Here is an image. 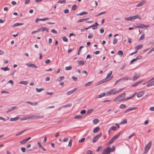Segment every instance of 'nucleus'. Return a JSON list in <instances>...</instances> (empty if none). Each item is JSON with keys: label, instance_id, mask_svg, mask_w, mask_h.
Listing matches in <instances>:
<instances>
[{"label": "nucleus", "instance_id": "2f4dec72", "mask_svg": "<svg viewBox=\"0 0 154 154\" xmlns=\"http://www.w3.org/2000/svg\"><path fill=\"white\" fill-rule=\"evenodd\" d=\"M88 14V13L86 12L82 11V12H81V13L77 14V15H79V16H82V15H83L85 14Z\"/></svg>", "mask_w": 154, "mask_h": 154}, {"label": "nucleus", "instance_id": "20e7f679", "mask_svg": "<svg viewBox=\"0 0 154 154\" xmlns=\"http://www.w3.org/2000/svg\"><path fill=\"white\" fill-rule=\"evenodd\" d=\"M116 94H117V91L116 90V89L114 88L107 91L106 93V96L110 95L112 94L115 95Z\"/></svg>", "mask_w": 154, "mask_h": 154}, {"label": "nucleus", "instance_id": "6e6d98bb", "mask_svg": "<svg viewBox=\"0 0 154 154\" xmlns=\"http://www.w3.org/2000/svg\"><path fill=\"white\" fill-rule=\"evenodd\" d=\"M93 151L91 150H88L86 152V154H93Z\"/></svg>", "mask_w": 154, "mask_h": 154}, {"label": "nucleus", "instance_id": "0e129e2a", "mask_svg": "<svg viewBox=\"0 0 154 154\" xmlns=\"http://www.w3.org/2000/svg\"><path fill=\"white\" fill-rule=\"evenodd\" d=\"M126 64H125V63L121 67V69L123 70V69H124L125 67V66H126Z\"/></svg>", "mask_w": 154, "mask_h": 154}, {"label": "nucleus", "instance_id": "aec40b11", "mask_svg": "<svg viewBox=\"0 0 154 154\" xmlns=\"http://www.w3.org/2000/svg\"><path fill=\"white\" fill-rule=\"evenodd\" d=\"M117 129V128L115 126H112L109 128L108 132H109V131H111L112 130L113 131H116Z\"/></svg>", "mask_w": 154, "mask_h": 154}, {"label": "nucleus", "instance_id": "7ed1b4c3", "mask_svg": "<svg viewBox=\"0 0 154 154\" xmlns=\"http://www.w3.org/2000/svg\"><path fill=\"white\" fill-rule=\"evenodd\" d=\"M102 133L100 132L98 134L94 136L93 138L92 142L93 143L96 142L99 139L101 136Z\"/></svg>", "mask_w": 154, "mask_h": 154}, {"label": "nucleus", "instance_id": "5fc2aeb1", "mask_svg": "<svg viewBox=\"0 0 154 154\" xmlns=\"http://www.w3.org/2000/svg\"><path fill=\"white\" fill-rule=\"evenodd\" d=\"M85 138H83L82 139H81V140H79V143L83 142L85 141Z\"/></svg>", "mask_w": 154, "mask_h": 154}, {"label": "nucleus", "instance_id": "f8f14e48", "mask_svg": "<svg viewBox=\"0 0 154 154\" xmlns=\"http://www.w3.org/2000/svg\"><path fill=\"white\" fill-rule=\"evenodd\" d=\"M27 119L31 120L32 119V116H26L22 118H21L20 120L21 121L25 120Z\"/></svg>", "mask_w": 154, "mask_h": 154}, {"label": "nucleus", "instance_id": "2eb2a0df", "mask_svg": "<svg viewBox=\"0 0 154 154\" xmlns=\"http://www.w3.org/2000/svg\"><path fill=\"white\" fill-rule=\"evenodd\" d=\"M152 145V142L151 141L149 142L145 146V148L148 150L150 149Z\"/></svg>", "mask_w": 154, "mask_h": 154}, {"label": "nucleus", "instance_id": "cd10ccee", "mask_svg": "<svg viewBox=\"0 0 154 154\" xmlns=\"http://www.w3.org/2000/svg\"><path fill=\"white\" fill-rule=\"evenodd\" d=\"M135 74L136 75L133 76V80L134 81H135L140 76V75L139 74L137 75V74L136 73H135Z\"/></svg>", "mask_w": 154, "mask_h": 154}, {"label": "nucleus", "instance_id": "72a5a7b5", "mask_svg": "<svg viewBox=\"0 0 154 154\" xmlns=\"http://www.w3.org/2000/svg\"><path fill=\"white\" fill-rule=\"evenodd\" d=\"M99 120L98 119H95L93 120V123L94 124H96L99 123Z\"/></svg>", "mask_w": 154, "mask_h": 154}, {"label": "nucleus", "instance_id": "37998d69", "mask_svg": "<svg viewBox=\"0 0 154 154\" xmlns=\"http://www.w3.org/2000/svg\"><path fill=\"white\" fill-rule=\"evenodd\" d=\"M118 54L120 56V57H122L123 55V52L122 51L120 50L118 52Z\"/></svg>", "mask_w": 154, "mask_h": 154}, {"label": "nucleus", "instance_id": "e433bc0d", "mask_svg": "<svg viewBox=\"0 0 154 154\" xmlns=\"http://www.w3.org/2000/svg\"><path fill=\"white\" fill-rule=\"evenodd\" d=\"M91 27H92V29H97V26H96L95 24L89 27L88 28L89 29Z\"/></svg>", "mask_w": 154, "mask_h": 154}, {"label": "nucleus", "instance_id": "473e14b6", "mask_svg": "<svg viewBox=\"0 0 154 154\" xmlns=\"http://www.w3.org/2000/svg\"><path fill=\"white\" fill-rule=\"evenodd\" d=\"M127 122V120L126 119H124L122 120L120 123V125L126 124Z\"/></svg>", "mask_w": 154, "mask_h": 154}, {"label": "nucleus", "instance_id": "9b49d317", "mask_svg": "<svg viewBox=\"0 0 154 154\" xmlns=\"http://www.w3.org/2000/svg\"><path fill=\"white\" fill-rule=\"evenodd\" d=\"M146 1L145 0L141 1L140 3L137 5L136 7H140L142 6L146 3Z\"/></svg>", "mask_w": 154, "mask_h": 154}, {"label": "nucleus", "instance_id": "1a4fd4ad", "mask_svg": "<svg viewBox=\"0 0 154 154\" xmlns=\"http://www.w3.org/2000/svg\"><path fill=\"white\" fill-rule=\"evenodd\" d=\"M32 119H42L44 117V116L42 115H38L35 116H32Z\"/></svg>", "mask_w": 154, "mask_h": 154}, {"label": "nucleus", "instance_id": "4468645a", "mask_svg": "<svg viewBox=\"0 0 154 154\" xmlns=\"http://www.w3.org/2000/svg\"><path fill=\"white\" fill-rule=\"evenodd\" d=\"M146 82L147 83L146 86L148 87L152 86L154 85V82L153 81L148 82V81Z\"/></svg>", "mask_w": 154, "mask_h": 154}, {"label": "nucleus", "instance_id": "49530a36", "mask_svg": "<svg viewBox=\"0 0 154 154\" xmlns=\"http://www.w3.org/2000/svg\"><path fill=\"white\" fill-rule=\"evenodd\" d=\"M126 107V106L124 104H122L120 106V108L122 109H123Z\"/></svg>", "mask_w": 154, "mask_h": 154}, {"label": "nucleus", "instance_id": "4c0bfd02", "mask_svg": "<svg viewBox=\"0 0 154 154\" xmlns=\"http://www.w3.org/2000/svg\"><path fill=\"white\" fill-rule=\"evenodd\" d=\"M44 90V88H36V91L38 92H40Z\"/></svg>", "mask_w": 154, "mask_h": 154}, {"label": "nucleus", "instance_id": "c85d7f7f", "mask_svg": "<svg viewBox=\"0 0 154 154\" xmlns=\"http://www.w3.org/2000/svg\"><path fill=\"white\" fill-rule=\"evenodd\" d=\"M106 95V93L105 92H103V93H101L100 95H98L97 96V98H100V97H103L104 96Z\"/></svg>", "mask_w": 154, "mask_h": 154}, {"label": "nucleus", "instance_id": "4d7b16f0", "mask_svg": "<svg viewBox=\"0 0 154 154\" xmlns=\"http://www.w3.org/2000/svg\"><path fill=\"white\" fill-rule=\"evenodd\" d=\"M51 32L55 34H57V31H56V30H55L54 29H51Z\"/></svg>", "mask_w": 154, "mask_h": 154}, {"label": "nucleus", "instance_id": "bf43d9fd", "mask_svg": "<svg viewBox=\"0 0 154 154\" xmlns=\"http://www.w3.org/2000/svg\"><path fill=\"white\" fill-rule=\"evenodd\" d=\"M77 7V5H74L72 7V9L73 10H75Z\"/></svg>", "mask_w": 154, "mask_h": 154}, {"label": "nucleus", "instance_id": "f3484780", "mask_svg": "<svg viewBox=\"0 0 154 154\" xmlns=\"http://www.w3.org/2000/svg\"><path fill=\"white\" fill-rule=\"evenodd\" d=\"M111 75L109 73L107 74L106 77L105 78V79H106V80L107 81H108L110 80L112 78L113 76H111Z\"/></svg>", "mask_w": 154, "mask_h": 154}, {"label": "nucleus", "instance_id": "864d4df0", "mask_svg": "<svg viewBox=\"0 0 154 154\" xmlns=\"http://www.w3.org/2000/svg\"><path fill=\"white\" fill-rule=\"evenodd\" d=\"M25 140H26L25 139H24L23 140L20 141V143L22 144H24L26 142Z\"/></svg>", "mask_w": 154, "mask_h": 154}, {"label": "nucleus", "instance_id": "4be33fe9", "mask_svg": "<svg viewBox=\"0 0 154 154\" xmlns=\"http://www.w3.org/2000/svg\"><path fill=\"white\" fill-rule=\"evenodd\" d=\"M48 20H49V18H46L43 19L37 18L35 20V22H37L39 21H45Z\"/></svg>", "mask_w": 154, "mask_h": 154}, {"label": "nucleus", "instance_id": "b1692460", "mask_svg": "<svg viewBox=\"0 0 154 154\" xmlns=\"http://www.w3.org/2000/svg\"><path fill=\"white\" fill-rule=\"evenodd\" d=\"M136 94V93H135L134 94L132 95L131 96L129 97H127L125 98L123 100H124L125 101V100H128L130 99H131L132 98L134 97V95H135V94Z\"/></svg>", "mask_w": 154, "mask_h": 154}, {"label": "nucleus", "instance_id": "c03bdc74", "mask_svg": "<svg viewBox=\"0 0 154 154\" xmlns=\"http://www.w3.org/2000/svg\"><path fill=\"white\" fill-rule=\"evenodd\" d=\"M93 110L94 109H88V110L87 111V115H88V114L91 113L92 112H93Z\"/></svg>", "mask_w": 154, "mask_h": 154}, {"label": "nucleus", "instance_id": "f257e3e1", "mask_svg": "<svg viewBox=\"0 0 154 154\" xmlns=\"http://www.w3.org/2000/svg\"><path fill=\"white\" fill-rule=\"evenodd\" d=\"M126 93H123L122 94L119 95L118 96L116 97L114 100V101H124V98L125 97Z\"/></svg>", "mask_w": 154, "mask_h": 154}, {"label": "nucleus", "instance_id": "6e6552de", "mask_svg": "<svg viewBox=\"0 0 154 154\" xmlns=\"http://www.w3.org/2000/svg\"><path fill=\"white\" fill-rule=\"evenodd\" d=\"M137 28H140L142 29L143 28H147L148 27H149V25H145L143 23L139 24V26H136Z\"/></svg>", "mask_w": 154, "mask_h": 154}, {"label": "nucleus", "instance_id": "9d476101", "mask_svg": "<svg viewBox=\"0 0 154 154\" xmlns=\"http://www.w3.org/2000/svg\"><path fill=\"white\" fill-rule=\"evenodd\" d=\"M77 89V88H75L74 89L71 90L70 91L66 93V95H69L73 93L75 91H76Z\"/></svg>", "mask_w": 154, "mask_h": 154}, {"label": "nucleus", "instance_id": "680f3d73", "mask_svg": "<svg viewBox=\"0 0 154 154\" xmlns=\"http://www.w3.org/2000/svg\"><path fill=\"white\" fill-rule=\"evenodd\" d=\"M86 112V111L85 109H83L80 112V113L81 114H85Z\"/></svg>", "mask_w": 154, "mask_h": 154}, {"label": "nucleus", "instance_id": "f03ea898", "mask_svg": "<svg viewBox=\"0 0 154 154\" xmlns=\"http://www.w3.org/2000/svg\"><path fill=\"white\" fill-rule=\"evenodd\" d=\"M137 18H138L139 19H141V18L140 16L138 15H136L134 16H133L131 17H125V19L127 21H133L134 20L136 19Z\"/></svg>", "mask_w": 154, "mask_h": 154}, {"label": "nucleus", "instance_id": "a211bd4d", "mask_svg": "<svg viewBox=\"0 0 154 154\" xmlns=\"http://www.w3.org/2000/svg\"><path fill=\"white\" fill-rule=\"evenodd\" d=\"M28 66L31 67L33 68H35L37 67V66L32 63H27L26 64Z\"/></svg>", "mask_w": 154, "mask_h": 154}, {"label": "nucleus", "instance_id": "7c9ffc66", "mask_svg": "<svg viewBox=\"0 0 154 154\" xmlns=\"http://www.w3.org/2000/svg\"><path fill=\"white\" fill-rule=\"evenodd\" d=\"M99 129H100V127H99L98 126V127H96V128H94V129L93 130V132L94 133H96L98 131H99Z\"/></svg>", "mask_w": 154, "mask_h": 154}, {"label": "nucleus", "instance_id": "de8ad7c7", "mask_svg": "<svg viewBox=\"0 0 154 154\" xmlns=\"http://www.w3.org/2000/svg\"><path fill=\"white\" fill-rule=\"evenodd\" d=\"M66 2V0H59L57 2V3H60L61 4H63L65 3Z\"/></svg>", "mask_w": 154, "mask_h": 154}, {"label": "nucleus", "instance_id": "e2e57ef3", "mask_svg": "<svg viewBox=\"0 0 154 154\" xmlns=\"http://www.w3.org/2000/svg\"><path fill=\"white\" fill-rule=\"evenodd\" d=\"M21 151L23 152H25L26 151V148L24 147H22L21 148Z\"/></svg>", "mask_w": 154, "mask_h": 154}, {"label": "nucleus", "instance_id": "ddd939ff", "mask_svg": "<svg viewBox=\"0 0 154 154\" xmlns=\"http://www.w3.org/2000/svg\"><path fill=\"white\" fill-rule=\"evenodd\" d=\"M137 109H138V108H137V107H134L131 108H130L128 109H127L125 111L124 113H126L127 112H129V111H131V110H133Z\"/></svg>", "mask_w": 154, "mask_h": 154}, {"label": "nucleus", "instance_id": "603ef678", "mask_svg": "<svg viewBox=\"0 0 154 154\" xmlns=\"http://www.w3.org/2000/svg\"><path fill=\"white\" fill-rule=\"evenodd\" d=\"M117 39L116 38H114L113 41V44L114 45L115 44L117 43Z\"/></svg>", "mask_w": 154, "mask_h": 154}, {"label": "nucleus", "instance_id": "13d9d810", "mask_svg": "<svg viewBox=\"0 0 154 154\" xmlns=\"http://www.w3.org/2000/svg\"><path fill=\"white\" fill-rule=\"evenodd\" d=\"M84 47L83 46H81V47H80V48L79 49V52H78V54H79L80 52H81L82 48Z\"/></svg>", "mask_w": 154, "mask_h": 154}, {"label": "nucleus", "instance_id": "39448f33", "mask_svg": "<svg viewBox=\"0 0 154 154\" xmlns=\"http://www.w3.org/2000/svg\"><path fill=\"white\" fill-rule=\"evenodd\" d=\"M143 47V45L142 44L139 45H137L135 47V49L136 50V51L131 54H130V55H132L134 54H135L137 52V50L139 49H141Z\"/></svg>", "mask_w": 154, "mask_h": 154}, {"label": "nucleus", "instance_id": "5701e85b", "mask_svg": "<svg viewBox=\"0 0 154 154\" xmlns=\"http://www.w3.org/2000/svg\"><path fill=\"white\" fill-rule=\"evenodd\" d=\"M16 106H12V107H11V108H9L8 109V110L7 111V113L9 112H11V111L14 110L15 109H16Z\"/></svg>", "mask_w": 154, "mask_h": 154}, {"label": "nucleus", "instance_id": "c756f323", "mask_svg": "<svg viewBox=\"0 0 154 154\" xmlns=\"http://www.w3.org/2000/svg\"><path fill=\"white\" fill-rule=\"evenodd\" d=\"M65 78L64 77V76H61L59 78H58L57 81L58 82H60L62 80H63Z\"/></svg>", "mask_w": 154, "mask_h": 154}, {"label": "nucleus", "instance_id": "052dcab7", "mask_svg": "<svg viewBox=\"0 0 154 154\" xmlns=\"http://www.w3.org/2000/svg\"><path fill=\"white\" fill-rule=\"evenodd\" d=\"M84 21L85 20L84 18L82 19H80L79 20L77 21V23H79L80 22H82Z\"/></svg>", "mask_w": 154, "mask_h": 154}, {"label": "nucleus", "instance_id": "58836bf2", "mask_svg": "<svg viewBox=\"0 0 154 154\" xmlns=\"http://www.w3.org/2000/svg\"><path fill=\"white\" fill-rule=\"evenodd\" d=\"M1 70H4L5 71H6L7 70H10V69L8 68V67H2L1 68Z\"/></svg>", "mask_w": 154, "mask_h": 154}, {"label": "nucleus", "instance_id": "a19ab883", "mask_svg": "<svg viewBox=\"0 0 154 154\" xmlns=\"http://www.w3.org/2000/svg\"><path fill=\"white\" fill-rule=\"evenodd\" d=\"M18 116H17L14 118H11L10 121H15L18 119Z\"/></svg>", "mask_w": 154, "mask_h": 154}, {"label": "nucleus", "instance_id": "412c9836", "mask_svg": "<svg viewBox=\"0 0 154 154\" xmlns=\"http://www.w3.org/2000/svg\"><path fill=\"white\" fill-rule=\"evenodd\" d=\"M121 134V132H119L116 134L112 138L114 140H115Z\"/></svg>", "mask_w": 154, "mask_h": 154}, {"label": "nucleus", "instance_id": "774afa93", "mask_svg": "<svg viewBox=\"0 0 154 154\" xmlns=\"http://www.w3.org/2000/svg\"><path fill=\"white\" fill-rule=\"evenodd\" d=\"M114 140L112 138L109 141V144H111L112 143Z\"/></svg>", "mask_w": 154, "mask_h": 154}, {"label": "nucleus", "instance_id": "393cba45", "mask_svg": "<svg viewBox=\"0 0 154 154\" xmlns=\"http://www.w3.org/2000/svg\"><path fill=\"white\" fill-rule=\"evenodd\" d=\"M144 92L143 91H141L138 93L137 94V97H140L144 94Z\"/></svg>", "mask_w": 154, "mask_h": 154}, {"label": "nucleus", "instance_id": "6ab92c4d", "mask_svg": "<svg viewBox=\"0 0 154 154\" xmlns=\"http://www.w3.org/2000/svg\"><path fill=\"white\" fill-rule=\"evenodd\" d=\"M142 82V80L138 82H137L133 84H132L131 85L132 87H135L137 86L138 85L141 83V82Z\"/></svg>", "mask_w": 154, "mask_h": 154}, {"label": "nucleus", "instance_id": "dca6fc26", "mask_svg": "<svg viewBox=\"0 0 154 154\" xmlns=\"http://www.w3.org/2000/svg\"><path fill=\"white\" fill-rule=\"evenodd\" d=\"M38 32H39L40 31H41L42 32H43L44 31H46L47 32H48V30L47 29V28L46 27H42L41 28H39L38 29Z\"/></svg>", "mask_w": 154, "mask_h": 154}, {"label": "nucleus", "instance_id": "8fccbe9b", "mask_svg": "<svg viewBox=\"0 0 154 154\" xmlns=\"http://www.w3.org/2000/svg\"><path fill=\"white\" fill-rule=\"evenodd\" d=\"M72 139H71L69 142V143L68 144V146L69 147H71L72 146Z\"/></svg>", "mask_w": 154, "mask_h": 154}, {"label": "nucleus", "instance_id": "0eeeda50", "mask_svg": "<svg viewBox=\"0 0 154 154\" xmlns=\"http://www.w3.org/2000/svg\"><path fill=\"white\" fill-rule=\"evenodd\" d=\"M111 149L110 147H107L103 150L102 154H109L111 152Z\"/></svg>", "mask_w": 154, "mask_h": 154}, {"label": "nucleus", "instance_id": "423d86ee", "mask_svg": "<svg viewBox=\"0 0 154 154\" xmlns=\"http://www.w3.org/2000/svg\"><path fill=\"white\" fill-rule=\"evenodd\" d=\"M131 78H130L128 77H124L121 78V79H119L118 81H116V83L115 84V85L117 83V82H122L125 80H131Z\"/></svg>", "mask_w": 154, "mask_h": 154}, {"label": "nucleus", "instance_id": "69168bd1", "mask_svg": "<svg viewBox=\"0 0 154 154\" xmlns=\"http://www.w3.org/2000/svg\"><path fill=\"white\" fill-rule=\"evenodd\" d=\"M37 145L40 148H43V146L40 143L38 142L37 143Z\"/></svg>", "mask_w": 154, "mask_h": 154}, {"label": "nucleus", "instance_id": "bb28decb", "mask_svg": "<svg viewBox=\"0 0 154 154\" xmlns=\"http://www.w3.org/2000/svg\"><path fill=\"white\" fill-rule=\"evenodd\" d=\"M83 118V116L79 114L76 115L74 117V119H81Z\"/></svg>", "mask_w": 154, "mask_h": 154}, {"label": "nucleus", "instance_id": "a18cd8bd", "mask_svg": "<svg viewBox=\"0 0 154 154\" xmlns=\"http://www.w3.org/2000/svg\"><path fill=\"white\" fill-rule=\"evenodd\" d=\"M62 38L63 41L65 42H68V40L66 37L65 36H63Z\"/></svg>", "mask_w": 154, "mask_h": 154}, {"label": "nucleus", "instance_id": "79ce46f5", "mask_svg": "<svg viewBox=\"0 0 154 154\" xmlns=\"http://www.w3.org/2000/svg\"><path fill=\"white\" fill-rule=\"evenodd\" d=\"M145 37V35L144 34H143L138 39L139 41H140L143 39Z\"/></svg>", "mask_w": 154, "mask_h": 154}, {"label": "nucleus", "instance_id": "3c124183", "mask_svg": "<svg viewBox=\"0 0 154 154\" xmlns=\"http://www.w3.org/2000/svg\"><path fill=\"white\" fill-rule=\"evenodd\" d=\"M93 82V81H92V82H88V83L86 84L85 85V87H87V86H90L91 85V84Z\"/></svg>", "mask_w": 154, "mask_h": 154}, {"label": "nucleus", "instance_id": "ea45409f", "mask_svg": "<svg viewBox=\"0 0 154 154\" xmlns=\"http://www.w3.org/2000/svg\"><path fill=\"white\" fill-rule=\"evenodd\" d=\"M72 69V67L71 66H69L66 67L65 68V70H71Z\"/></svg>", "mask_w": 154, "mask_h": 154}, {"label": "nucleus", "instance_id": "f704fd0d", "mask_svg": "<svg viewBox=\"0 0 154 154\" xmlns=\"http://www.w3.org/2000/svg\"><path fill=\"white\" fill-rule=\"evenodd\" d=\"M77 62L79 65H83L85 63V62L82 60H78Z\"/></svg>", "mask_w": 154, "mask_h": 154}, {"label": "nucleus", "instance_id": "338daca9", "mask_svg": "<svg viewBox=\"0 0 154 154\" xmlns=\"http://www.w3.org/2000/svg\"><path fill=\"white\" fill-rule=\"evenodd\" d=\"M19 26V23H15L12 26V27H15L17 26Z\"/></svg>", "mask_w": 154, "mask_h": 154}, {"label": "nucleus", "instance_id": "c9c22d12", "mask_svg": "<svg viewBox=\"0 0 154 154\" xmlns=\"http://www.w3.org/2000/svg\"><path fill=\"white\" fill-rule=\"evenodd\" d=\"M28 84L27 81H21L20 82V84H23L24 85H26Z\"/></svg>", "mask_w": 154, "mask_h": 154}, {"label": "nucleus", "instance_id": "a878e982", "mask_svg": "<svg viewBox=\"0 0 154 154\" xmlns=\"http://www.w3.org/2000/svg\"><path fill=\"white\" fill-rule=\"evenodd\" d=\"M107 82V81L106 80V79H104L98 82L97 83V85H99Z\"/></svg>", "mask_w": 154, "mask_h": 154}, {"label": "nucleus", "instance_id": "09e8293b", "mask_svg": "<svg viewBox=\"0 0 154 154\" xmlns=\"http://www.w3.org/2000/svg\"><path fill=\"white\" fill-rule=\"evenodd\" d=\"M140 58H133L132 60H131L130 64L132 63L133 62L137 60H140Z\"/></svg>", "mask_w": 154, "mask_h": 154}]
</instances>
